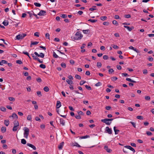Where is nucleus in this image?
I'll use <instances>...</instances> for the list:
<instances>
[{
	"label": "nucleus",
	"mask_w": 154,
	"mask_h": 154,
	"mask_svg": "<svg viewBox=\"0 0 154 154\" xmlns=\"http://www.w3.org/2000/svg\"><path fill=\"white\" fill-rule=\"evenodd\" d=\"M70 64L73 65L75 63V61H74L73 60H70Z\"/></svg>",
	"instance_id": "338daca9"
},
{
	"label": "nucleus",
	"mask_w": 154,
	"mask_h": 154,
	"mask_svg": "<svg viewBox=\"0 0 154 154\" xmlns=\"http://www.w3.org/2000/svg\"><path fill=\"white\" fill-rule=\"evenodd\" d=\"M2 131L3 133H4L6 132V128L5 127H2L1 128Z\"/></svg>",
	"instance_id": "cd10ccee"
},
{
	"label": "nucleus",
	"mask_w": 154,
	"mask_h": 154,
	"mask_svg": "<svg viewBox=\"0 0 154 154\" xmlns=\"http://www.w3.org/2000/svg\"><path fill=\"white\" fill-rule=\"evenodd\" d=\"M19 126H17V125L14 126L12 129L13 131H17L19 128Z\"/></svg>",
	"instance_id": "5701e85b"
},
{
	"label": "nucleus",
	"mask_w": 154,
	"mask_h": 154,
	"mask_svg": "<svg viewBox=\"0 0 154 154\" xmlns=\"http://www.w3.org/2000/svg\"><path fill=\"white\" fill-rule=\"evenodd\" d=\"M126 80L127 81H128L129 82H131L134 83H136L137 82L136 81L133 80H132L131 79L128 78H126Z\"/></svg>",
	"instance_id": "f3484780"
},
{
	"label": "nucleus",
	"mask_w": 154,
	"mask_h": 154,
	"mask_svg": "<svg viewBox=\"0 0 154 154\" xmlns=\"http://www.w3.org/2000/svg\"><path fill=\"white\" fill-rule=\"evenodd\" d=\"M60 124L62 125L63 126L65 125V120L62 118L60 119Z\"/></svg>",
	"instance_id": "9b49d317"
},
{
	"label": "nucleus",
	"mask_w": 154,
	"mask_h": 154,
	"mask_svg": "<svg viewBox=\"0 0 154 154\" xmlns=\"http://www.w3.org/2000/svg\"><path fill=\"white\" fill-rule=\"evenodd\" d=\"M72 146H76L78 147H80L81 146L79 145L77 143L75 142L72 143Z\"/></svg>",
	"instance_id": "4be33fe9"
},
{
	"label": "nucleus",
	"mask_w": 154,
	"mask_h": 154,
	"mask_svg": "<svg viewBox=\"0 0 154 154\" xmlns=\"http://www.w3.org/2000/svg\"><path fill=\"white\" fill-rule=\"evenodd\" d=\"M129 48L130 49L134 51H135L137 53H139L140 52V51H139L138 50H137L135 48H134V47H133L132 46H130L129 47Z\"/></svg>",
	"instance_id": "9d476101"
},
{
	"label": "nucleus",
	"mask_w": 154,
	"mask_h": 154,
	"mask_svg": "<svg viewBox=\"0 0 154 154\" xmlns=\"http://www.w3.org/2000/svg\"><path fill=\"white\" fill-rule=\"evenodd\" d=\"M66 82H67L68 84L69 85H71V84H72L73 83V82L72 81H69V80L67 79L66 80Z\"/></svg>",
	"instance_id": "58836bf2"
},
{
	"label": "nucleus",
	"mask_w": 154,
	"mask_h": 154,
	"mask_svg": "<svg viewBox=\"0 0 154 154\" xmlns=\"http://www.w3.org/2000/svg\"><path fill=\"white\" fill-rule=\"evenodd\" d=\"M103 59L105 60H107L108 59V56L107 55H104L103 56Z\"/></svg>",
	"instance_id": "de8ad7c7"
},
{
	"label": "nucleus",
	"mask_w": 154,
	"mask_h": 154,
	"mask_svg": "<svg viewBox=\"0 0 154 154\" xmlns=\"http://www.w3.org/2000/svg\"><path fill=\"white\" fill-rule=\"evenodd\" d=\"M125 147L128 149H129L130 150L133 151V152H135L134 149L130 146H126Z\"/></svg>",
	"instance_id": "1a4fd4ad"
},
{
	"label": "nucleus",
	"mask_w": 154,
	"mask_h": 154,
	"mask_svg": "<svg viewBox=\"0 0 154 154\" xmlns=\"http://www.w3.org/2000/svg\"><path fill=\"white\" fill-rule=\"evenodd\" d=\"M102 85L101 83L100 82H97V83L95 85L96 86L98 87V86H100V85Z\"/></svg>",
	"instance_id": "603ef678"
},
{
	"label": "nucleus",
	"mask_w": 154,
	"mask_h": 154,
	"mask_svg": "<svg viewBox=\"0 0 154 154\" xmlns=\"http://www.w3.org/2000/svg\"><path fill=\"white\" fill-rule=\"evenodd\" d=\"M86 82L85 81L82 80L80 81V85H83Z\"/></svg>",
	"instance_id": "4d7b16f0"
},
{
	"label": "nucleus",
	"mask_w": 154,
	"mask_h": 154,
	"mask_svg": "<svg viewBox=\"0 0 154 154\" xmlns=\"http://www.w3.org/2000/svg\"><path fill=\"white\" fill-rule=\"evenodd\" d=\"M39 67L42 69H45L46 68V66L45 64H41L40 65Z\"/></svg>",
	"instance_id": "4c0bfd02"
},
{
	"label": "nucleus",
	"mask_w": 154,
	"mask_h": 154,
	"mask_svg": "<svg viewBox=\"0 0 154 154\" xmlns=\"http://www.w3.org/2000/svg\"><path fill=\"white\" fill-rule=\"evenodd\" d=\"M35 54L38 57H40L42 58H43L44 57V54L42 53H40V54H38V53L36 52H34Z\"/></svg>",
	"instance_id": "0eeeda50"
},
{
	"label": "nucleus",
	"mask_w": 154,
	"mask_h": 154,
	"mask_svg": "<svg viewBox=\"0 0 154 154\" xmlns=\"http://www.w3.org/2000/svg\"><path fill=\"white\" fill-rule=\"evenodd\" d=\"M89 30V29L83 30H82L83 32L85 34H87L88 33Z\"/></svg>",
	"instance_id": "c85d7f7f"
},
{
	"label": "nucleus",
	"mask_w": 154,
	"mask_h": 154,
	"mask_svg": "<svg viewBox=\"0 0 154 154\" xmlns=\"http://www.w3.org/2000/svg\"><path fill=\"white\" fill-rule=\"evenodd\" d=\"M37 95L39 97L42 96L41 92L40 91H38L37 92Z\"/></svg>",
	"instance_id": "8fccbe9b"
},
{
	"label": "nucleus",
	"mask_w": 154,
	"mask_h": 154,
	"mask_svg": "<svg viewBox=\"0 0 154 154\" xmlns=\"http://www.w3.org/2000/svg\"><path fill=\"white\" fill-rule=\"evenodd\" d=\"M148 60L150 61H152L153 60V58L151 57H149L148 58Z\"/></svg>",
	"instance_id": "69168bd1"
},
{
	"label": "nucleus",
	"mask_w": 154,
	"mask_h": 154,
	"mask_svg": "<svg viewBox=\"0 0 154 154\" xmlns=\"http://www.w3.org/2000/svg\"><path fill=\"white\" fill-rule=\"evenodd\" d=\"M0 109H1V110L3 112H5L6 111V109L5 108V107H1L0 108Z\"/></svg>",
	"instance_id": "864d4df0"
},
{
	"label": "nucleus",
	"mask_w": 154,
	"mask_h": 154,
	"mask_svg": "<svg viewBox=\"0 0 154 154\" xmlns=\"http://www.w3.org/2000/svg\"><path fill=\"white\" fill-rule=\"evenodd\" d=\"M61 66L63 68H65L66 67V65L65 63H62L61 64Z\"/></svg>",
	"instance_id": "09e8293b"
},
{
	"label": "nucleus",
	"mask_w": 154,
	"mask_h": 154,
	"mask_svg": "<svg viewBox=\"0 0 154 154\" xmlns=\"http://www.w3.org/2000/svg\"><path fill=\"white\" fill-rule=\"evenodd\" d=\"M61 106V103L58 100L57 102V104H56V108L57 109L59 108Z\"/></svg>",
	"instance_id": "ddd939ff"
},
{
	"label": "nucleus",
	"mask_w": 154,
	"mask_h": 154,
	"mask_svg": "<svg viewBox=\"0 0 154 154\" xmlns=\"http://www.w3.org/2000/svg\"><path fill=\"white\" fill-rule=\"evenodd\" d=\"M88 21H90L91 23H95L97 21V20H93L91 19H89L88 20Z\"/></svg>",
	"instance_id": "2f4dec72"
},
{
	"label": "nucleus",
	"mask_w": 154,
	"mask_h": 154,
	"mask_svg": "<svg viewBox=\"0 0 154 154\" xmlns=\"http://www.w3.org/2000/svg\"><path fill=\"white\" fill-rule=\"evenodd\" d=\"M116 127L114 126L113 128V129H114V131L115 133V134H118V133L119 132V130L116 129Z\"/></svg>",
	"instance_id": "aec40b11"
},
{
	"label": "nucleus",
	"mask_w": 154,
	"mask_h": 154,
	"mask_svg": "<svg viewBox=\"0 0 154 154\" xmlns=\"http://www.w3.org/2000/svg\"><path fill=\"white\" fill-rule=\"evenodd\" d=\"M24 131V136L25 138H27L29 134V129L28 128L25 127Z\"/></svg>",
	"instance_id": "f03ea898"
},
{
	"label": "nucleus",
	"mask_w": 154,
	"mask_h": 154,
	"mask_svg": "<svg viewBox=\"0 0 154 154\" xmlns=\"http://www.w3.org/2000/svg\"><path fill=\"white\" fill-rule=\"evenodd\" d=\"M44 90L45 92H47L49 91V89L47 86H45L44 88Z\"/></svg>",
	"instance_id": "7c9ffc66"
},
{
	"label": "nucleus",
	"mask_w": 154,
	"mask_h": 154,
	"mask_svg": "<svg viewBox=\"0 0 154 154\" xmlns=\"http://www.w3.org/2000/svg\"><path fill=\"white\" fill-rule=\"evenodd\" d=\"M50 35L48 33H47L45 34V37L46 38L49 39L50 38Z\"/></svg>",
	"instance_id": "5fc2aeb1"
},
{
	"label": "nucleus",
	"mask_w": 154,
	"mask_h": 154,
	"mask_svg": "<svg viewBox=\"0 0 154 154\" xmlns=\"http://www.w3.org/2000/svg\"><path fill=\"white\" fill-rule=\"evenodd\" d=\"M104 149H105L108 152L110 153L112 151V150L111 149H109L108 146H104Z\"/></svg>",
	"instance_id": "4468645a"
},
{
	"label": "nucleus",
	"mask_w": 154,
	"mask_h": 154,
	"mask_svg": "<svg viewBox=\"0 0 154 154\" xmlns=\"http://www.w3.org/2000/svg\"><path fill=\"white\" fill-rule=\"evenodd\" d=\"M26 35L25 33H22L17 35L16 37V39L19 40L22 39L26 36Z\"/></svg>",
	"instance_id": "7ed1b4c3"
},
{
	"label": "nucleus",
	"mask_w": 154,
	"mask_h": 154,
	"mask_svg": "<svg viewBox=\"0 0 154 154\" xmlns=\"http://www.w3.org/2000/svg\"><path fill=\"white\" fill-rule=\"evenodd\" d=\"M109 74H111L112 73L114 72V70L112 69H111L109 70Z\"/></svg>",
	"instance_id": "79ce46f5"
},
{
	"label": "nucleus",
	"mask_w": 154,
	"mask_h": 154,
	"mask_svg": "<svg viewBox=\"0 0 154 154\" xmlns=\"http://www.w3.org/2000/svg\"><path fill=\"white\" fill-rule=\"evenodd\" d=\"M137 118L139 119L143 120V117L140 116H137Z\"/></svg>",
	"instance_id": "a19ab883"
},
{
	"label": "nucleus",
	"mask_w": 154,
	"mask_h": 154,
	"mask_svg": "<svg viewBox=\"0 0 154 154\" xmlns=\"http://www.w3.org/2000/svg\"><path fill=\"white\" fill-rule=\"evenodd\" d=\"M107 18V17L106 16H104L101 17L100 18L101 20L104 21L106 20V19Z\"/></svg>",
	"instance_id": "393cba45"
},
{
	"label": "nucleus",
	"mask_w": 154,
	"mask_h": 154,
	"mask_svg": "<svg viewBox=\"0 0 154 154\" xmlns=\"http://www.w3.org/2000/svg\"><path fill=\"white\" fill-rule=\"evenodd\" d=\"M75 117L78 119H81V117L80 115H76L75 116Z\"/></svg>",
	"instance_id": "3c124183"
},
{
	"label": "nucleus",
	"mask_w": 154,
	"mask_h": 154,
	"mask_svg": "<svg viewBox=\"0 0 154 154\" xmlns=\"http://www.w3.org/2000/svg\"><path fill=\"white\" fill-rule=\"evenodd\" d=\"M145 99L147 100H150V97L149 96H146L145 97Z\"/></svg>",
	"instance_id": "680f3d73"
},
{
	"label": "nucleus",
	"mask_w": 154,
	"mask_h": 154,
	"mask_svg": "<svg viewBox=\"0 0 154 154\" xmlns=\"http://www.w3.org/2000/svg\"><path fill=\"white\" fill-rule=\"evenodd\" d=\"M34 54H31L34 60H37L39 62L41 63H43L42 61H41L36 56H35Z\"/></svg>",
	"instance_id": "20e7f679"
},
{
	"label": "nucleus",
	"mask_w": 154,
	"mask_h": 154,
	"mask_svg": "<svg viewBox=\"0 0 154 154\" xmlns=\"http://www.w3.org/2000/svg\"><path fill=\"white\" fill-rule=\"evenodd\" d=\"M38 43H39V42H32V41H31V44H30V47H31L32 45H36Z\"/></svg>",
	"instance_id": "412c9836"
},
{
	"label": "nucleus",
	"mask_w": 154,
	"mask_h": 154,
	"mask_svg": "<svg viewBox=\"0 0 154 154\" xmlns=\"http://www.w3.org/2000/svg\"><path fill=\"white\" fill-rule=\"evenodd\" d=\"M103 24L104 25L108 26L109 24V23L107 22H104Z\"/></svg>",
	"instance_id": "0e129e2a"
},
{
	"label": "nucleus",
	"mask_w": 154,
	"mask_h": 154,
	"mask_svg": "<svg viewBox=\"0 0 154 154\" xmlns=\"http://www.w3.org/2000/svg\"><path fill=\"white\" fill-rule=\"evenodd\" d=\"M124 27L125 28H127L128 30L129 31H131L132 30V29H133L134 28L133 26H132L131 27H130L126 26H124Z\"/></svg>",
	"instance_id": "2eb2a0df"
},
{
	"label": "nucleus",
	"mask_w": 154,
	"mask_h": 154,
	"mask_svg": "<svg viewBox=\"0 0 154 154\" xmlns=\"http://www.w3.org/2000/svg\"><path fill=\"white\" fill-rule=\"evenodd\" d=\"M85 87L88 90H91V87L89 85H85Z\"/></svg>",
	"instance_id": "49530a36"
},
{
	"label": "nucleus",
	"mask_w": 154,
	"mask_h": 154,
	"mask_svg": "<svg viewBox=\"0 0 154 154\" xmlns=\"http://www.w3.org/2000/svg\"><path fill=\"white\" fill-rule=\"evenodd\" d=\"M83 35L82 34L81 32H77L75 35V36L73 37V39L74 40H80L82 38Z\"/></svg>",
	"instance_id": "f257e3e1"
},
{
	"label": "nucleus",
	"mask_w": 154,
	"mask_h": 154,
	"mask_svg": "<svg viewBox=\"0 0 154 154\" xmlns=\"http://www.w3.org/2000/svg\"><path fill=\"white\" fill-rule=\"evenodd\" d=\"M64 142H62L60 143L58 146V148L59 149H61L64 145Z\"/></svg>",
	"instance_id": "dca6fc26"
},
{
	"label": "nucleus",
	"mask_w": 154,
	"mask_h": 154,
	"mask_svg": "<svg viewBox=\"0 0 154 154\" xmlns=\"http://www.w3.org/2000/svg\"><path fill=\"white\" fill-rule=\"evenodd\" d=\"M122 76H128L129 75L126 73H123L122 74Z\"/></svg>",
	"instance_id": "052dcab7"
},
{
	"label": "nucleus",
	"mask_w": 154,
	"mask_h": 154,
	"mask_svg": "<svg viewBox=\"0 0 154 154\" xmlns=\"http://www.w3.org/2000/svg\"><path fill=\"white\" fill-rule=\"evenodd\" d=\"M21 143L23 144H25L26 143V142L25 139H23L21 140Z\"/></svg>",
	"instance_id": "bb28decb"
},
{
	"label": "nucleus",
	"mask_w": 154,
	"mask_h": 154,
	"mask_svg": "<svg viewBox=\"0 0 154 154\" xmlns=\"http://www.w3.org/2000/svg\"><path fill=\"white\" fill-rule=\"evenodd\" d=\"M105 130L109 134H111L112 133V129L109 128L108 127H106V128Z\"/></svg>",
	"instance_id": "423d86ee"
},
{
	"label": "nucleus",
	"mask_w": 154,
	"mask_h": 154,
	"mask_svg": "<svg viewBox=\"0 0 154 154\" xmlns=\"http://www.w3.org/2000/svg\"><path fill=\"white\" fill-rule=\"evenodd\" d=\"M101 66H102V64L100 62H98L97 63V66L99 68H100V67Z\"/></svg>",
	"instance_id": "473e14b6"
},
{
	"label": "nucleus",
	"mask_w": 154,
	"mask_h": 154,
	"mask_svg": "<svg viewBox=\"0 0 154 154\" xmlns=\"http://www.w3.org/2000/svg\"><path fill=\"white\" fill-rule=\"evenodd\" d=\"M9 123V122L8 120H5L4 121V124L6 126H8Z\"/></svg>",
	"instance_id": "b1692460"
},
{
	"label": "nucleus",
	"mask_w": 154,
	"mask_h": 154,
	"mask_svg": "<svg viewBox=\"0 0 154 154\" xmlns=\"http://www.w3.org/2000/svg\"><path fill=\"white\" fill-rule=\"evenodd\" d=\"M34 5L37 7H40L41 6V4H40L37 2H35L34 3Z\"/></svg>",
	"instance_id": "c756f323"
},
{
	"label": "nucleus",
	"mask_w": 154,
	"mask_h": 154,
	"mask_svg": "<svg viewBox=\"0 0 154 154\" xmlns=\"http://www.w3.org/2000/svg\"><path fill=\"white\" fill-rule=\"evenodd\" d=\"M60 17L63 18H66L67 16L66 14H62L60 15Z\"/></svg>",
	"instance_id": "72a5a7b5"
},
{
	"label": "nucleus",
	"mask_w": 154,
	"mask_h": 154,
	"mask_svg": "<svg viewBox=\"0 0 154 154\" xmlns=\"http://www.w3.org/2000/svg\"><path fill=\"white\" fill-rule=\"evenodd\" d=\"M107 119H102L101 121L102 122L104 123L106 125H109L111 123V122H109V121L107 120Z\"/></svg>",
	"instance_id": "39448f33"
},
{
	"label": "nucleus",
	"mask_w": 154,
	"mask_h": 154,
	"mask_svg": "<svg viewBox=\"0 0 154 154\" xmlns=\"http://www.w3.org/2000/svg\"><path fill=\"white\" fill-rule=\"evenodd\" d=\"M34 35L38 37L39 36V33L38 32H36L34 33Z\"/></svg>",
	"instance_id": "e2e57ef3"
},
{
	"label": "nucleus",
	"mask_w": 154,
	"mask_h": 154,
	"mask_svg": "<svg viewBox=\"0 0 154 154\" xmlns=\"http://www.w3.org/2000/svg\"><path fill=\"white\" fill-rule=\"evenodd\" d=\"M124 17L126 18H130L131 17V15L129 14H125L124 15Z\"/></svg>",
	"instance_id": "13d9d810"
},
{
	"label": "nucleus",
	"mask_w": 154,
	"mask_h": 154,
	"mask_svg": "<svg viewBox=\"0 0 154 154\" xmlns=\"http://www.w3.org/2000/svg\"><path fill=\"white\" fill-rule=\"evenodd\" d=\"M12 117L13 118H15L16 119H17L18 116L15 113H13L12 116H10V117Z\"/></svg>",
	"instance_id": "a211bd4d"
},
{
	"label": "nucleus",
	"mask_w": 154,
	"mask_h": 154,
	"mask_svg": "<svg viewBox=\"0 0 154 154\" xmlns=\"http://www.w3.org/2000/svg\"><path fill=\"white\" fill-rule=\"evenodd\" d=\"M1 61V62L2 63V64L3 63L6 64L7 63V61H6L5 60H2Z\"/></svg>",
	"instance_id": "774afa93"
},
{
	"label": "nucleus",
	"mask_w": 154,
	"mask_h": 154,
	"mask_svg": "<svg viewBox=\"0 0 154 154\" xmlns=\"http://www.w3.org/2000/svg\"><path fill=\"white\" fill-rule=\"evenodd\" d=\"M16 63L19 64H21L23 63L22 62L21 60H18L16 61Z\"/></svg>",
	"instance_id": "c9c22d12"
},
{
	"label": "nucleus",
	"mask_w": 154,
	"mask_h": 154,
	"mask_svg": "<svg viewBox=\"0 0 154 154\" xmlns=\"http://www.w3.org/2000/svg\"><path fill=\"white\" fill-rule=\"evenodd\" d=\"M2 23L5 26H6L8 24V21L7 20H5Z\"/></svg>",
	"instance_id": "6ab92c4d"
},
{
	"label": "nucleus",
	"mask_w": 154,
	"mask_h": 154,
	"mask_svg": "<svg viewBox=\"0 0 154 154\" xmlns=\"http://www.w3.org/2000/svg\"><path fill=\"white\" fill-rule=\"evenodd\" d=\"M112 47L115 49H118L119 48V47L116 45H113Z\"/></svg>",
	"instance_id": "bf43d9fd"
},
{
	"label": "nucleus",
	"mask_w": 154,
	"mask_h": 154,
	"mask_svg": "<svg viewBox=\"0 0 154 154\" xmlns=\"http://www.w3.org/2000/svg\"><path fill=\"white\" fill-rule=\"evenodd\" d=\"M53 56L55 58H57L59 57L56 54L55 52H53Z\"/></svg>",
	"instance_id": "f704fd0d"
},
{
	"label": "nucleus",
	"mask_w": 154,
	"mask_h": 154,
	"mask_svg": "<svg viewBox=\"0 0 154 154\" xmlns=\"http://www.w3.org/2000/svg\"><path fill=\"white\" fill-rule=\"evenodd\" d=\"M8 99L10 100L11 101H14L15 100V98L13 97H9Z\"/></svg>",
	"instance_id": "6e6d98bb"
},
{
	"label": "nucleus",
	"mask_w": 154,
	"mask_h": 154,
	"mask_svg": "<svg viewBox=\"0 0 154 154\" xmlns=\"http://www.w3.org/2000/svg\"><path fill=\"white\" fill-rule=\"evenodd\" d=\"M112 23L114 25H116L117 26L118 25V22L116 20H114L112 21Z\"/></svg>",
	"instance_id": "a18cd8bd"
},
{
	"label": "nucleus",
	"mask_w": 154,
	"mask_h": 154,
	"mask_svg": "<svg viewBox=\"0 0 154 154\" xmlns=\"http://www.w3.org/2000/svg\"><path fill=\"white\" fill-rule=\"evenodd\" d=\"M46 11L44 10H41L37 14L39 16H44L46 15Z\"/></svg>",
	"instance_id": "6e6552de"
},
{
	"label": "nucleus",
	"mask_w": 154,
	"mask_h": 154,
	"mask_svg": "<svg viewBox=\"0 0 154 154\" xmlns=\"http://www.w3.org/2000/svg\"><path fill=\"white\" fill-rule=\"evenodd\" d=\"M27 119L29 121H31L32 116L31 115H29L27 117Z\"/></svg>",
	"instance_id": "ea45409f"
},
{
	"label": "nucleus",
	"mask_w": 154,
	"mask_h": 154,
	"mask_svg": "<svg viewBox=\"0 0 154 154\" xmlns=\"http://www.w3.org/2000/svg\"><path fill=\"white\" fill-rule=\"evenodd\" d=\"M75 77L76 79L80 80L81 79V76L78 75L76 74L75 75Z\"/></svg>",
	"instance_id": "37998d69"
},
{
	"label": "nucleus",
	"mask_w": 154,
	"mask_h": 154,
	"mask_svg": "<svg viewBox=\"0 0 154 154\" xmlns=\"http://www.w3.org/2000/svg\"><path fill=\"white\" fill-rule=\"evenodd\" d=\"M117 79H118L116 77H112L111 78V80L113 81H116Z\"/></svg>",
	"instance_id": "c03bdc74"
},
{
	"label": "nucleus",
	"mask_w": 154,
	"mask_h": 154,
	"mask_svg": "<svg viewBox=\"0 0 154 154\" xmlns=\"http://www.w3.org/2000/svg\"><path fill=\"white\" fill-rule=\"evenodd\" d=\"M14 126L17 125V126H19V123L18 121H15L14 122Z\"/></svg>",
	"instance_id": "e433bc0d"
},
{
	"label": "nucleus",
	"mask_w": 154,
	"mask_h": 154,
	"mask_svg": "<svg viewBox=\"0 0 154 154\" xmlns=\"http://www.w3.org/2000/svg\"><path fill=\"white\" fill-rule=\"evenodd\" d=\"M90 136L88 135H86L84 136H82L80 137V139H85L88 138Z\"/></svg>",
	"instance_id": "a878e982"
},
{
	"label": "nucleus",
	"mask_w": 154,
	"mask_h": 154,
	"mask_svg": "<svg viewBox=\"0 0 154 154\" xmlns=\"http://www.w3.org/2000/svg\"><path fill=\"white\" fill-rule=\"evenodd\" d=\"M27 145L28 146H29L31 148H32L33 149H34V150H36V147H35V146H34L33 145H32V144H30V143H27Z\"/></svg>",
	"instance_id": "f8f14e48"
}]
</instances>
